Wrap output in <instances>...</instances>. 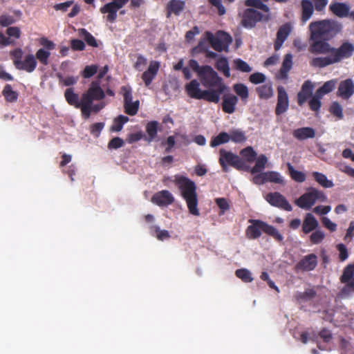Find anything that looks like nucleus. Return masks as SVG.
I'll return each instance as SVG.
<instances>
[{"instance_id":"nucleus-1","label":"nucleus","mask_w":354,"mask_h":354,"mask_svg":"<svg viewBox=\"0 0 354 354\" xmlns=\"http://www.w3.org/2000/svg\"><path fill=\"white\" fill-rule=\"evenodd\" d=\"M342 23L333 19L312 21L309 25V51L313 54H331L335 63L350 58L354 53V45L348 41H343L338 47H332L328 43L342 30Z\"/></svg>"},{"instance_id":"nucleus-2","label":"nucleus","mask_w":354,"mask_h":354,"mask_svg":"<svg viewBox=\"0 0 354 354\" xmlns=\"http://www.w3.org/2000/svg\"><path fill=\"white\" fill-rule=\"evenodd\" d=\"M203 70L205 71L198 78L202 85L207 89L201 90L200 83L196 80H192L185 85V91L191 98L217 104L220 101L221 95L227 89V86L212 66L206 65Z\"/></svg>"},{"instance_id":"nucleus-3","label":"nucleus","mask_w":354,"mask_h":354,"mask_svg":"<svg viewBox=\"0 0 354 354\" xmlns=\"http://www.w3.org/2000/svg\"><path fill=\"white\" fill-rule=\"evenodd\" d=\"M174 183L177 186L181 197L185 201L189 212L198 216L200 212L196 183L189 178L178 174L174 176Z\"/></svg>"},{"instance_id":"nucleus-4","label":"nucleus","mask_w":354,"mask_h":354,"mask_svg":"<svg viewBox=\"0 0 354 354\" xmlns=\"http://www.w3.org/2000/svg\"><path fill=\"white\" fill-rule=\"evenodd\" d=\"M24 52L21 48H17L10 52V56L15 67L20 71L27 73L33 72L37 66V62L34 55L28 53L23 58Z\"/></svg>"},{"instance_id":"nucleus-5","label":"nucleus","mask_w":354,"mask_h":354,"mask_svg":"<svg viewBox=\"0 0 354 354\" xmlns=\"http://www.w3.org/2000/svg\"><path fill=\"white\" fill-rule=\"evenodd\" d=\"M218 162L223 172L229 171L228 165L238 170L248 171L250 167L237 155L223 149L219 151Z\"/></svg>"},{"instance_id":"nucleus-6","label":"nucleus","mask_w":354,"mask_h":354,"mask_svg":"<svg viewBox=\"0 0 354 354\" xmlns=\"http://www.w3.org/2000/svg\"><path fill=\"white\" fill-rule=\"evenodd\" d=\"M254 8H255L252 7L248 8L245 9L241 15V24L245 28H253L259 22H268L271 19L270 12L263 14Z\"/></svg>"},{"instance_id":"nucleus-7","label":"nucleus","mask_w":354,"mask_h":354,"mask_svg":"<svg viewBox=\"0 0 354 354\" xmlns=\"http://www.w3.org/2000/svg\"><path fill=\"white\" fill-rule=\"evenodd\" d=\"M326 200L327 196L322 191L310 187L305 194L296 201V204L302 209H309L317 201L325 202Z\"/></svg>"},{"instance_id":"nucleus-8","label":"nucleus","mask_w":354,"mask_h":354,"mask_svg":"<svg viewBox=\"0 0 354 354\" xmlns=\"http://www.w3.org/2000/svg\"><path fill=\"white\" fill-rule=\"evenodd\" d=\"M205 35L211 46L216 51H228L229 46L232 41V39L229 34L223 31H218L216 36H214L211 32L207 31Z\"/></svg>"},{"instance_id":"nucleus-9","label":"nucleus","mask_w":354,"mask_h":354,"mask_svg":"<svg viewBox=\"0 0 354 354\" xmlns=\"http://www.w3.org/2000/svg\"><path fill=\"white\" fill-rule=\"evenodd\" d=\"M105 97V92L100 86L99 80L92 81L88 88L83 93V100L86 104L91 102L100 101Z\"/></svg>"},{"instance_id":"nucleus-10","label":"nucleus","mask_w":354,"mask_h":354,"mask_svg":"<svg viewBox=\"0 0 354 354\" xmlns=\"http://www.w3.org/2000/svg\"><path fill=\"white\" fill-rule=\"evenodd\" d=\"M129 0H112L100 8V11L102 14H107L106 20L111 23L115 21L117 19V12L123 8Z\"/></svg>"},{"instance_id":"nucleus-11","label":"nucleus","mask_w":354,"mask_h":354,"mask_svg":"<svg viewBox=\"0 0 354 354\" xmlns=\"http://www.w3.org/2000/svg\"><path fill=\"white\" fill-rule=\"evenodd\" d=\"M252 181L257 185H262L266 183L282 184L283 179L280 174L277 171H266L254 176Z\"/></svg>"},{"instance_id":"nucleus-12","label":"nucleus","mask_w":354,"mask_h":354,"mask_svg":"<svg viewBox=\"0 0 354 354\" xmlns=\"http://www.w3.org/2000/svg\"><path fill=\"white\" fill-rule=\"evenodd\" d=\"M317 265V257L315 254H310L304 257L295 266L297 272H308L313 270Z\"/></svg>"},{"instance_id":"nucleus-13","label":"nucleus","mask_w":354,"mask_h":354,"mask_svg":"<svg viewBox=\"0 0 354 354\" xmlns=\"http://www.w3.org/2000/svg\"><path fill=\"white\" fill-rule=\"evenodd\" d=\"M354 94V82L348 78L339 82L337 95L344 100L349 99Z\"/></svg>"},{"instance_id":"nucleus-14","label":"nucleus","mask_w":354,"mask_h":354,"mask_svg":"<svg viewBox=\"0 0 354 354\" xmlns=\"http://www.w3.org/2000/svg\"><path fill=\"white\" fill-rule=\"evenodd\" d=\"M265 199L272 206L288 210V201L279 192H270L266 194Z\"/></svg>"},{"instance_id":"nucleus-15","label":"nucleus","mask_w":354,"mask_h":354,"mask_svg":"<svg viewBox=\"0 0 354 354\" xmlns=\"http://www.w3.org/2000/svg\"><path fill=\"white\" fill-rule=\"evenodd\" d=\"M151 201L158 206H168L174 202V198L168 190H162L152 196Z\"/></svg>"},{"instance_id":"nucleus-16","label":"nucleus","mask_w":354,"mask_h":354,"mask_svg":"<svg viewBox=\"0 0 354 354\" xmlns=\"http://www.w3.org/2000/svg\"><path fill=\"white\" fill-rule=\"evenodd\" d=\"M328 9L335 16L344 18L348 16L350 6L346 3H340L334 0L329 5Z\"/></svg>"},{"instance_id":"nucleus-17","label":"nucleus","mask_w":354,"mask_h":354,"mask_svg":"<svg viewBox=\"0 0 354 354\" xmlns=\"http://www.w3.org/2000/svg\"><path fill=\"white\" fill-rule=\"evenodd\" d=\"M185 1L183 0H170L166 6V16L169 18L172 14L179 16L185 8Z\"/></svg>"},{"instance_id":"nucleus-18","label":"nucleus","mask_w":354,"mask_h":354,"mask_svg":"<svg viewBox=\"0 0 354 354\" xmlns=\"http://www.w3.org/2000/svg\"><path fill=\"white\" fill-rule=\"evenodd\" d=\"M160 68V64L156 61H151L147 71L142 75V80L145 82L146 86H149L156 75H157Z\"/></svg>"},{"instance_id":"nucleus-19","label":"nucleus","mask_w":354,"mask_h":354,"mask_svg":"<svg viewBox=\"0 0 354 354\" xmlns=\"http://www.w3.org/2000/svg\"><path fill=\"white\" fill-rule=\"evenodd\" d=\"M278 91V100L277 107L275 109V113L279 115L287 110L288 108V94L286 93V89L283 86H279L277 88Z\"/></svg>"},{"instance_id":"nucleus-20","label":"nucleus","mask_w":354,"mask_h":354,"mask_svg":"<svg viewBox=\"0 0 354 354\" xmlns=\"http://www.w3.org/2000/svg\"><path fill=\"white\" fill-rule=\"evenodd\" d=\"M64 97L69 105L73 106L76 109H80L82 111L84 104L83 94L80 100L79 95L74 93L73 88H68L64 92Z\"/></svg>"},{"instance_id":"nucleus-21","label":"nucleus","mask_w":354,"mask_h":354,"mask_svg":"<svg viewBox=\"0 0 354 354\" xmlns=\"http://www.w3.org/2000/svg\"><path fill=\"white\" fill-rule=\"evenodd\" d=\"M252 224L246 229V236L250 239H256L261 236L263 230V221L260 220H250Z\"/></svg>"},{"instance_id":"nucleus-22","label":"nucleus","mask_w":354,"mask_h":354,"mask_svg":"<svg viewBox=\"0 0 354 354\" xmlns=\"http://www.w3.org/2000/svg\"><path fill=\"white\" fill-rule=\"evenodd\" d=\"M313 84L309 80L304 82L301 91L297 95V102L299 105H303L306 100L313 95Z\"/></svg>"},{"instance_id":"nucleus-23","label":"nucleus","mask_w":354,"mask_h":354,"mask_svg":"<svg viewBox=\"0 0 354 354\" xmlns=\"http://www.w3.org/2000/svg\"><path fill=\"white\" fill-rule=\"evenodd\" d=\"M317 296V291L315 287L306 288L304 292H297L294 297L299 303H306L314 299Z\"/></svg>"},{"instance_id":"nucleus-24","label":"nucleus","mask_w":354,"mask_h":354,"mask_svg":"<svg viewBox=\"0 0 354 354\" xmlns=\"http://www.w3.org/2000/svg\"><path fill=\"white\" fill-rule=\"evenodd\" d=\"M318 225L319 223L316 218L311 213H307L301 225L302 232L306 234H309L315 230Z\"/></svg>"},{"instance_id":"nucleus-25","label":"nucleus","mask_w":354,"mask_h":354,"mask_svg":"<svg viewBox=\"0 0 354 354\" xmlns=\"http://www.w3.org/2000/svg\"><path fill=\"white\" fill-rule=\"evenodd\" d=\"M239 101L238 97L232 94L225 95L223 98L222 109L226 113H233Z\"/></svg>"},{"instance_id":"nucleus-26","label":"nucleus","mask_w":354,"mask_h":354,"mask_svg":"<svg viewBox=\"0 0 354 354\" xmlns=\"http://www.w3.org/2000/svg\"><path fill=\"white\" fill-rule=\"evenodd\" d=\"M93 102H91L89 104H86V102H84L81 113L83 118L85 120H87L90 118L92 112L97 113L105 106L104 102L95 104H93Z\"/></svg>"},{"instance_id":"nucleus-27","label":"nucleus","mask_w":354,"mask_h":354,"mask_svg":"<svg viewBox=\"0 0 354 354\" xmlns=\"http://www.w3.org/2000/svg\"><path fill=\"white\" fill-rule=\"evenodd\" d=\"M293 136L299 140H304L315 137V131L312 127H301L293 131Z\"/></svg>"},{"instance_id":"nucleus-28","label":"nucleus","mask_w":354,"mask_h":354,"mask_svg":"<svg viewBox=\"0 0 354 354\" xmlns=\"http://www.w3.org/2000/svg\"><path fill=\"white\" fill-rule=\"evenodd\" d=\"M301 5L302 10L301 21L302 24H304L312 17L314 12V7L310 0H302Z\"/></svg>"},{"instance_id":"nucleus-29","label":"nucleus","mask_w":354,"mask_h":354,"mask_svg":"<svg viewBox=\"0 0 354 354\" xmlns=\"http://www.w3.org/2000/svg\"><path fill=\"white\" fill-rule=\"evenodd\" d=\"M256 92L261 100H268L273 95L272 85L270 82L257 86Z\"/></svg>"},{"instance_id":"nucleus-30","label":"nucleus","mask_w":354,"mask_h":354,"mask_svg":"<svg viewBox=\"0 0 354 354\" xmlns=\"http://www.w3.org/2000/svg\"><path fill=\"white\" fill-rule=\"evenodd\" d=\"M159 123L157 121L153 120L149 122L146 125V132L147 136L145 140L148 142H151L155 140L157 136L158 131Z\"/></svg>"},{"instance_id":"nucleus-31","label":"nucleus","mask_w":354,"mask_h":354,"mask_svg":"<svg viewBox=\"0 0 354 354\" xmlns=\"http://www.w3.org/2000/svg\"><path fill=\"white\" fill-rule=\"evenodd\" d=\"M335 64L331 54L327 57H315L310 61V65L314 67L324 68L327 66Z\"/></svg>"},{"instance_id":"nucleus-32","label":"nucleus","mask_w":354,"mask_h":354,"mask_svg":"<svg viewBox=\"0 0 354 354\" xmlns=\"http://www.w3.org/2000/svg\"><path fill=\"white\" fill-rule=\"evenodd\" d=\"M288 37V24H283L278 30L277 39L274 42V49L278 50L282 46L283 41Z\"/></svg>"},{"instance_id":"nucleus-33","label":"nucleus","mask_w":354,"mask_h":354,"mask_svg":"<svg viewBox=\"0 0 354 354\" xmlns=\"http://www.w3.org/2000/svg\"><path fill=\"white\" fill-rule=\"evenodd\" d=\"M230 140L234 143H243L247 140L245 132L240 129H232L229 132Z\"/></svg>"},{"instance_id":"nucleus-34","label":"nucleus","mask_w":354,"mask_h":354,"mask_svg":"<svg viewBox=\"0 0 354 354\" xmlns=\"http://www.w3.org/2000/svg\"><path fill=\"white\" fill-rule=\"evenodd\" d=\"M312 176H313L314 179L324 188H330L334 185L333 183L328 180L326 176L322 173L313 171L312 173Z\"/></svg>"},{"instance_id":"nucleus-35","label":"nucleus","mask_w":354,"mask_h":354,"mask_svg":"<svg viewBox=\"0 0 354 354\" xmlns=\"http://www.w3.org/2000/svg\"><path fill=\"white\" fill-rule=\"evenodd\" d=\"M216 68H217L218 71L222 72L225 77H230L231 74L229 63L226 57H222L218 59V60L216 62Z\"/></svg>"},{"instance_id":"nucleus-36","label":"nucleus","mask_w":354,"mask_h":354,"mask_svg":"<svg viewBox=\"0 0 354 354\" xmlns=\"http://www.w3.org/2000/svg\"><path fill=\"white\" fill-rule=\"evenodd\" d=\"M230 141L229 133L222 131L218 136L213 137L210 141V146L215 147L218 145L227 143Z\"/></svg>"},{"instance_id":"nucleus-37","label":"nucleus","mask_w":354,"mask_h":354,"mask_svg":"<svg viewBox=\"0 0 354 354\" xmlns=\"http://www.w3.org/2000/svg\"><path fill=\"white\" fill-rule=\"evenodd\" d=\"M2 95L5 100L8 102H15L17 100L19 94L17 91L12 90L10 84H6L3 91Z\"/></svg>"},{"instance_id":"nucleus-38","label":"nucleus","mask_w":354,"mask_h":354,"mask_svg":"<svg viewBox=\"0 0 354 354\" xmlns=\"http://www.w3.org/2000/svg\"><path fill=\"white\" fill-rule=\"evenodd\" d=\"M263 1L268 2V0H245L244 4L248 7L255 8L264 12L268 13L270 12V8L266 4L263 3Z\"/></svg>"},{"instance_id":"nucleus-39","label":"nucleus","mask_w":354,"mask_h":354,"mask_svg":"<svg viewBox=\"0 0 354 354\" xmlns=\"http://www.w3.org/2000/svg\"><path fill=\"white\" fill-rule=\"evenodd\" d=\"M354 266L348 265L347 266L343 271V274L340 277V281L343 283H347L348 286V283L354 279Z\"/></svg>"},{"instance_id":"nucleus-40","label":"nucleus","mask_w":354,"mask_h":354,"mask_svg":"<svg viewBox=\"0 0 354 354\" xmlns=\"http://www.w3.org/2000/svg\"><path fill=\"white\" fill-rule=\"evenodd\" d=\"M337 83V80L333 79L326 82L321 87H319L316 92L319 93L322 97L324 95L329 93L334 90Z\"/></svg>"},{"instance_id":"nucleus-41","label":"nucleus","mask_w":354,"mask_h":354,"mask_svg":"<svg viewBox=\"0 0 354 354\" xmlns=\"http://www.w3.org/2000/svg\"><path fill=\"white\" fill-rule=\"evenodd\" d=\"M56 76L59 80V84L63 86H71L77 84L79 77L74 76H67L64 77L62 73H58Z\"/></svg>"},{"instance_id":"nucleus-42","label":"nucleus","mask_w":354,"mask_h":354,"mask_svg":"<svg viewBox=\"0 0 354 354\" xmlns=\"http://www.w3.org/2000/svg\"><path fill=\"white\" fill-rule=\"evenodd\" d=\"M79 35L83 37L86 44L92 47H98V44L95 38L85 28L79 29Z\"/></svg>"},{"instance_id":"nucleus-43","label":"nucleus","mask_w":354,"mask_h":354,"mask_svg":"<svg viewBox=\"0 0 354 354\" xmlns=\"http://www.w3.org/2000/svg\"><path fill=\"white\" fill-rule=\"evenodd\" d=\"M233 89L236 94L239 95L243 101H246L249 97L248 88L243 84H235Z\"/></svg>"},{"instance_id":"nucleus-44","label":"nucleus","mask_w":354,"mask_h":354,"mask_svg":"<svg viewBox=\"0 0 354 354\" xmlns=\"http://www.w3.org/2000/svg\"><path fill=\"white\" fill-rule=\"evenodd\" d=\"M268 162L267 157L261 154L256 160L254 166L251 169L252 174L261 173L262 170L265 168Z\"/></svg>"},{"instance_id":"nucleus-45","label":"nucleus","mask_w":354,"mask_h":354,"mask_svg":"<svg viewBox=\"0 0 354 354\" xmlns=\"http://www.w3.org/2000/svg\"><path fill=\"white\" fill-rule=\"evenodd\" d=\"M128 121L129 118L127 116L120 115L114 119L111 130L115 132L120 131L122 129L123 125Z\"/></svg>"},{"instance_id":"nucleus-46","label":"nucleus","mask_w":354,"mask_h":354,"mask_svg":"<svg viewBox=\"0 0 354 354\" xmlns=\"http://www.w3.org/2000/svg\"><path fill=\"white\" fill-rule=\"evenodd\" d=\"M262 232L274 237L277 241H281L283 237L279 231L273 226L268 225L263 221V230Z\"/></svg>"},{"instance_id":"nucleus-47","label":"nucleus","mask_w":354,"mask_h":354,"mask_svg":"<svg viewBox=\"0 0 354 354\" xmlns=\"http://www.w3.org/2000/svg\"><path fill=\"white\" fill-rule=\"evenodd\" d=\"M289 176L297 183H303L306 180V176L303 171H297L289 163Z\"/></svg>"},{"instance_id":"nucleus-48","label":"nucleus","mask_w":354,"mask_h":354,"mask_svg":"<svg viewBox=\"0 0 354 354\" xmlns=\"http://www.w3.org/2000/svg\"><path fill=\"white\" fill-rule=\"evenodd\" d=\"M242 157L248 162H252L257 158V153L252 147H247L240 152Z\"/></svg>"},{"instance_id":"nucleus-49","label":"nucleus","mask_w":354,"mask_h":354,"mask_svg":"<svg viewBox=\"0 0 354 354\" xmlns=\"http://www.w3.org/2000/svg\"><path fill=\"white\" fill-rule=\"evenodd\" d=\"M233 64L236 70L243 73H250L252 70V67L246 62L240 58L235 59Z\"/></svg>"},{"instance_id":"nucleus-50","label":"nucleus","mask_w":354,"mask_h":354,"mask_svg":"<svg viewBox=\"0 0 354 354\" xmlns=\"http://www.w3.org/2000/svg\"><path fill=\"white\" fill-rule=\"evenodd\" d=\"M236 276L245 283H250L253 281L252 273L250 270L245 268L238 269L235 272Z\"/></svg>"},{"instance_id":"nucleus-51","label":"nucleus","mask_w":354,"mask_h":354,"mask_svg":"<svg viewBox=\"0 0 354 354\" xmlns=\"http://www.w3.org/2000/svg\"><path fill=\"white\" fill-rule=\"evenodd\" d=\"M322 96L318 93L317 92H315V95L312 97V98L309 100L308 104L310 110L313 111H319L321 106V99Z\"/></svg>"},{"instance_id":"nucleus-52","label":"nucleus","mask_w":354,"mask_h":354,"mask_svg":"<svg viewBox=\"0 0 354 354\" xmlns=\"http://www.w3.org/2000/svg\"><path fill=\"white\" fill-rule=\"evenodd\" d=\"M329 112L338 120H342L344 118L342 106L337 102H333L328 109Z\"/></svg>"},{"instance_id":"nucleus-53","label":"nucleus","mask_w":354,"mask_h":354,"mask_svg":"<svg viewBox=\"0 0 354 354\" xmlns=\"http://www.w3.org/2000/svg\"><path fill=\"white\" fill-rule=\"evenodd\" d=\"M50 56V53L48 50H45L44 48H39L35 54L36 60L38 59L39 62L43 65H48V58Z\"/></svg>"},{"instance_id":"nucleus-54","label":"nucleus","mask_w":354,"mask_h":354,"mask_svg":"<svg viewBox=\"0 0 354 354\" xmlns=\"http://www.w3.org/2000/svg\"><path fill=\"white\" fill-rule=\"evenodd\" d=\"M140 102L138 100L124 104V112L129 115H135L137 114L139 109Z\"/></svg>"},{"instance_id":"nucleus-55","label":"nucleus","mask_w":354,"mask_h":354,"mask_svg":"<svg viewBox=\"0 0 354 354\" xmlns=\"http://www.w3.org/2000/svg\"><path fill=\"white\" fill-rule=\"evenodd\" d=\"M288 77V54L283 56L282 66L279 71L276 74L277 80H284Z\"/></svg>"},{"instance_id":"nucleus-56","label":"nucleus","mask_w":354,"mask_h":354,"mask_svg":"<svg viewBox=\"0 0 354 354\" xmlns=\"http://www.w3.org/2000/svg\"><path fill=\"white\" fill-rule=\"evenodd\" d=\"M97 70L98 66L97 65H88L84 67L81 72V75L84 78H90L97 72Z\"/></svg>"},{"instance_id":"nucleus-57","label":"nucleus","mask_w":354,"mask_h":354,"mask_svg":"<svg viewBox=\"0 0 354 354\" xmlns=\"http://www.w3.org/2000/svg\"><path fill=\"white\" fill-rule=\"evenodd\" d=\"M325 234L320 230H316L310 236V241L313 244H319L324 239Z\"/></svg>"},{"instance_id":"nucleus-58","label":"nucleus","mask_w":354,"mask_h":354,"mask_svg":"<svg viewBox=\"0 0 354 354\" xmlns=\"http://www.w3.org/2000/svg\"><path fill=\"white\" fill-rule=\"evenodd\" d=\"M121 93L124 97V104L132 102V89L129 86H123L121 87Z\"/></svg>"},{"instance_id":"nucleus-59","label":"nucleus","mask_w":354,"mask_h":354,"mask_svg":"<svg viewBox=\"0 0 354 354\" xmlns=\"http://www.w3.org/2000/svg\"><path fill=\"white\" fill-rule=\"evenodd\" d=\"M250 82L254 84H259L266 82V75L259 72H256L250 75L249 77Z\"/></svg>"},{"instance_id":"nucleus-60","label":"nucleus","mask_w":354,"mask_h":354,"mask_svg":"<svg viewBox=\"0 0 354 354\" xmlns=\"http://www.w3.org/2000/svg\"><path fill=\"white\" fill-rule=\"evenodd\" d=\"M151 228L154 230L156 234V237L160 241H164L170 238L169 232L166 230H160L157 225H153Z\"/></svg>"},{"instance_id":"nucleus-61","label":"nucleus","mask_w":354,"mask_h":354,"mask_svg":"<svg viewBox=\"0 0 354 354\" xmlns=\"http://www.w3.org/2000/svg\"><path fill=\"white\" fill-rule=\"evenodd\" d=\"M336 248L339 252V260L341 261H344L345 260H346L348 257V252L346 245L343 243H339L337 245Z\"/></svg>"},{"instance_id":"nucleus-62","label":"nucleus","mask_w":354,"mask_h":354,"mask_svg":"<svg viewBox=\"0 0 354 354\" xmlns=\"http://www.w3.org/2000/svg\"><path fill=\"white\" fill-rule=\"evenodd\" d=\"M189 67L197 73L198 77H199L202 73L204 68H206L205 66H199L198 62L195 59H190L189 62Z\"/></svg>"},{"instance_id":"nucleus-63","label":"nucleus","mask_w":354,"mask_h":354,"mask_svg":"<svg viewBox=\"0 0 354 354\" xmlns=\"http://www.w3.org/2000/svg\"><path fill=\"white\" fill-rule=\"evenodd\" d=\"M124 140L119 138V137H115V138H112L109 144H108V148L109 149H117L118 148H120L121 147H122L124 145Z\"/></svg>"},{"instance_id":"nucleus-64","label":"nucleus","mask_w":354,"mask_h":354,"mask_svg":"<svg viewBox=\"0 0 354 354\" xmlns=\"http://www.w3.org/2000/svg\"><path fill=\"white\" fill-rule=\"evenodd\" d=\"M15 19L8 15H2L0 16V25L3 27H7L15 23Z\"/></svg>"}]
</instances>
